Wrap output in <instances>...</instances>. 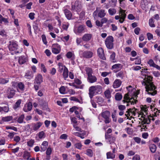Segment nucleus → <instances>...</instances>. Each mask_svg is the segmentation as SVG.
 I'll return each mask as SVG.
<instances>
[{
    "label": "nucleus",
    "instance_id": "48",
    "mask_svg": "<svg viewBox=\"0 0 160 160\" xmlns=\"http://www.w3.org/2000/svg\"><path fill=\"white\" fill-rule=\"evenodd\" d=\"M28 157H31L30 153L28 152L25 151L24 152L23 155V157L24 158H25Z\"/></svg>",
    "mask_w": 160,
    "mask_h": 160
},
{
    "label": "nucleus",
    "instance_id": "15",
    "mask_svg": "<svg viewBox=\"0 0 160 160\" xmlns=\"http://www.w3.org/2000/svg\"><path fill=\"white\" fill-rule=\"evenodd\" d=\"M88 94L91 99L92 98L94 94H97L94 86H92L89 88Z\"/></svg>",
    "mask_w": 160,
    "mask_h": 160
},
{
    "label": "nucleus",
    "instance_id": "7",
    "mask_svg": "<svg viewBox=\"0 0 160 160\" xmlns=\"http://www.w3.org/2000/svg\"><path fill=\"white\" fill-rule=\"evenodd\" d=\"M138 117H139L141 115V118L139 119L141 120L142 123L143 124H149L150 122V120L149 117H146L143 112H140L138 113Z\"/></svg>",
    "mask_w": 160,
    "mask_h": 160
},
{
    "label": "nucleus",
    "instance_id": "19",
    "mask_svg": "<svg viewBox=\"0 0 160 160\" xmlns=\"http://www.w3.org/2000/svg\"><path fill=\"white\" fill-rule=\"evenodd\" d=\"M64 12L67 19L68 20H71L72 19V14L69 10L66 9L64 10Z\"/></svg>",
    "mask_w": 160,
    "mask_h": 160
},
{
    "label": "nucleus",
    "instance_id": "1",
    "mask_svg": "<svg viewBox=\"0 0 160 160\" xmlns=\"http://www.w3.org/2000/svg\"><path fill=\"white\" fill-rule=\"evenodd\" d=\"M127 88L128 92L124 96V99L122 101L124 103L125 102L127 103L126 105L127 106H128L130 104L131 105H133L135 103H136L137 102V100H135L133 98H130L129 97V96L132 95L136 96L138 94H136L135 92L136 90L134 88H132L131 86H129L128 87H127Z\"/></svg>",
    "mask_w": 160,
    "mask_h": 160
},
{
    "label": "nucleus",
    "instance_id": "2",
    "mask_svg": "<svg viewBox=\"0 0 160 160\" xmlns=\"http://www.w3.org/2000/svg\"><path fill=\"white\" fill-rule=\"evenodd\" d=\"M152 81H144L142 82V85L145 86L146 91L148 94L154 96L157 93V91L155 90L156 88Z\"/></svg>",
    "mask_w": 160,
    "mask_h": 160
},
{
    "label": "nucleus",
    "instance_id": "36",
    "mask_svg": "<svg viewBox=\"0 0 160 160\" xmlns=\"http://www.w3.org/2000/svg\"><path fill=\"white\" fill-rule=\"evenodd\" d=\"M66 57L69 59L73 57L74 56L73 52H69L66 55Z\"/></svg>",
    "mask_w": 160,
    "mask_h": 160
},
{
    "label": "nucleus",
    "instance_id": "38",
    "mask_svg": "<svg viewBox=\"0 0 160 160\" xmlns=\"http://www.w3.org/2000/svg\"><path fill=\"white\" fill-rule=\"evenodd\" d=\"M104 95L106 98H109L111 97V95L110 91L109 90H107L104 92Z\"/></svg>",
    "mask_w": 160,
    "mask_h": 160
},
{
    "label": "nucleus",
    "instance_id": "12",
    "mask_svg": "<svg viewBox=\"0 0 160 160\" xmlns=\"http://www.w3.org/2000/svg\"><path fill=\"white\" fill-rule=\"evenodd\" d=\"M92 34L87 33L83 35L82 37L83 41L85 42H88L90 41L92 38Z\"/></svg>",
    "mask_w": 160,
    "mask_h": 160
},
{
    "label": "nucleus",
    "instance_id": "57",
    "mask_svg": "<svg viewBox=\"0 0 160 160\" xmlns=\"http://www.w3.org/2000/svg\"><path fill=\"white\" fill-rule=\"evenodd\" d=\"M42 38L43 43L46 45L47 44L48 42L45 36L44 35H42Z\"/></svg>",
    "mask_w": 160,
    "mask_h": 160
},
{
    "label": "nucleus",
    "instance_id": "54",
    "mask_svg": "<svg viewBox=\"0 0 160 160\" xmlns=\"http://www.w3.org/2000/svg\"><path fill=\"white\" fill-rule=\"evenodd\" d=\"M137 110V109L135 108L131 109V110H130V113L132 115L135 116L136 114V112Z\"/></svg>",
    "mask_w": 160,
    "mask_h": 160
},
{
    "label": "nucleus",
    "instance_id": "45",
    "mask_svg": "<svg viewBox=\"0 0 160 160\" xmlns=\"http://www.w3.org/2000/svg\"><path fill=\"white\" fill-rule=\"evenodd\" d=\"M115 53L114 52H113L110 55V59L112 61L114 62H116V60H115Z\"/></svg>",
    "mask_w": 160,
    "mask_h": 160
},
{
    "label": "nucleus",
    "instance_id": "53",
    "mask_svg": "<svg viewBox=\"0 0 160 160\" xmlns=\"http://www.w3.org/2000/svg\"><path fill=\"white\" fill-rule=\"evenodd\" d=\"M73 128L75 129L76 131L82 132V130L81 129L79 128V127L77 126V125H76L75 124H73Z\"/></svg>",
    "mask_w": 160,
    "mask_h": 160
},
{
    "label": "nucleus",
    "instance_id": "20",
    "mask_svg": "<svg viewBox=\"0 0 160 160\" xmlns=\"http://www.w3.org/2000/svg\"><path fill=\"white\" fill-rule=\"evenodd\" d=\"M85 29V26L83 25H80L77 28V31H74L76 34H78L79 33H82L84 32Z\"/></svg>",
    "mask_w": 160,
    "mask_h": 160
},
{
    "label": "nucleus",
    "instance_id": "43",
    "mask_svg": "<svg viewBox=\"0 0 160 160\" xmlns=\"http://www.w3.org/2000/svg\"><path fill=\"white\" fill-rule=\"evenodd\" d=\"M21 100H18L15 103L14 105L13 108L14 109H16L17 108H18L21 103Z\"/></svg>",
    "mask_w": 160,
    "mask_h": 160
},
{
    "label": "nucleus",
    "instance_id": "10",
    "mask_svg": "<svg viewBox=\"0 0 160 160\" xmlns=\"http://www.w3.org/2000/svg\"><path fill=\"white\" fill-rule=\"evenodd\" d=\"M52 52L55 54H57L59 53L61 50V48L60 46L58 44H54L52 47Z\"/></svg>",
    "mask_w": 160,
    "mask_h": 160
},
{
    "label": "nucleus",
    "instance_id": "51",
    "mask_svg": "<svg viewBox=\"0 0 160 160\" xmlns=\"http://www.w3.org/2000/svg\"><path fill=\"white\" fill-rule=\"evenodd\" d=\"M148 63L151 67H154L155 64L152 59H150L148 62Z\"/></svg>",
    "mask_w": 160,
    "mask_h": 160
},
{
    "label": "nucleus",
    "instance_id": "16",
    "mask_svg": "<svg viewBox=\"0 0 160 160\" xmlns=\"http://www.w3.org/2000/svg\"><path fill=\"white\" fill-rule=\"evenodd\" d=\"M32 103L29 102L25 105L23 108V110L26 112H28L31 110L32 109Z\"/></svg>",
    "mask_w": 160,
    "mask_h": 160
},
{
    "label": "nucleus",
    "instance_id": "31",
    "mask_svg": "<svg viewBox=\"0 0 160 160\" xmlns=\"http://www.w3.org/2000/svg\"><path fill=\"white\" fill-rule=\"evenodd\" d=\"M108 12L110 15L112 16L116 12V10L114 8H110L108 10Z\"/></svg>",
    "mask_w": 160,
    "mask_h": 160
},
{
    "label": "nucleus",
    "instance_id": "42",
    "mask_svg": "<svg viewBox=\"0 0 160 160\" xmlns=\"http://www.w3.org/2000/svg\"><path fill=\"white\" fill-rule=\"evenodd\" d=\"M35 142L34 140L32 139H31L28 141L27 142L28 145L30 147H32L33 146L34 143Z\"/></svg>",
    "mask_w": 160,
    "mask_h": 160
},
{
    "label": "nucleus",
    "instance_id": "60",
    "mask_svg": "<svg viewBox=\"0 0 160 160\" xmlns=\"http://www.w3.org/2000/svg\"><path fill=\"white\" fill-rule=\"evenodd\" d=\"M41 69L42 71H43V72L45 73L47 72V70L45 68V67L44 65L43 64H41Z\"/></svg>",
    "mask_w": 160,
    "mask_h": 160
},
{
    "label": "nucleus",
    "instance_id": "34",
    "mask_svg": "<svg viewBox=\"0 0 160 160\" xmlns=\"http://www.w3.org/2000/svg\"><path fill=\"white\" fill-rule=\"evenodd\" d=\"M122 96L120 93L118 92L116 94L115 98L116 100L120 101L122 99Z\"/></svg>",
    "mask_w": 160,
    "mask_h": 160
},
{
    "label": "nucleus",
    "instance_id": "39",
    "mask_svg": "<svg viewBox=\"0 0 160 160\" xmlns=\"http://www.w3.org/2000/svg\"><path fill=\"white\" fill-rule=\"evenodd\" d=\"M98 8H96V10L93 12L92 14V16L95 19H96L98 16Z\"/></svg>",
    "mask_w": 160,
    "mask_h": 160
},
{
    "label": "nucleus",
    "instance_id": "23",
    "mask_svg": "<svg viewBox=\"0 0 160 160\" xmlns=\"http://www.w3.org/2000/svg\"><path fill=\"white\" fill-rule=\"evenodd\" d=\"M13 117L12 116H8L5 117H2V120L3 122H9L12 120Z\"/></svg>",
    "mask_w": 160,
    "mask_h": 160
},
{
    "label": "nucleus",
    "instance_id": "24",
    "mask_svg": "<svg viewBox=\"0 0 160 160\" xmlns=\"http://www.w3.org/2000/svg\"><path fill=\"white\" fill-rule=\"evenodd\" d=\"M26 58L24 56H21L19 58L18 62L20 64H24L26 62Z\"/></svg>",
    "mask_w": 160,
    "mask_h": 160
},
{
    "label": "nucleus",
    "instance_id": "26",
    "mask_svg": "<svg viewBox=\"0 0 160 160\" xmlns=\"http://www.w3.org/2000/svg\"><path fill=\"white\" fill-rule=\"evenodd\" d=\"M58 71L60 72H62L63 70H64V68L66 67L65 66L63 65V64L61 62L58 63Z\"/></svg>",
    "mask_w": 160,
    "mask_h": 160
},
{
    "label": "nucleus",
    "instance_id": "18",
    "mask_svg": "<svg viewBox=\"0 0 160 160\" xmlns=\"http://www.w3.org/2000/svg\"><path fill=\"white\" fill-rule=\"evenodd\" d=\"M98 54L99 57L101 59L104 60L105 58L104 51L102 48H99L97 50Z\"/></svg>",
    "mask_w": 160,
    "mask_h": 160
},
{
    "label": "nucleus",
    "instance_id": "49",
    "mask_svg": "<svg viewBox=\"0 0 160 160\" xmlns=\"http://www.w3.org/2000/svg\"><path fill=\"white\" fill-rule=\"evenodd\" d=\"M52 152V149L49 146L47 148L46 151V154L47 155H50L51 152Z\"/></svg>",
    "mask_w": 160,
    "mask_h": 160
},
{
    "label": "nucleus",
    "instance_id": "59",
    "mask_svg": "<svg viewBox=\"0 0 160 160\" xmlns=\"http://www.w3.org/2000/svg\"><path fill=\"white\" fill-rule=\"evenodd\" d=\"M131 110V108H129L128 110V111L126 112V113L125 114V115L127 117V119L129 118V116H130V110Z\"/></svg>",
    "mask_w": 160,
    "mask_h": 160
},
{
    "label": "nucleus",
    "instance_id": "25",
    "mask_svg": "<svg viewBox=\"0 0 160 160\" xmlns=\"http://www.w3.org/2000/svg\"><path fill=\"white\" fill-rule=\"evenodd\" d=\"M107 159H113L115 158V155L114 153H112L111 152H108L107 153Z\"/></svg>",
    "mask_w": 160,
    "mask_h": 160
},
{
    "label": "nucleus",
    "instance_id": "8",
    "mask_svg": "<svg viewBox=\"0 0 160 160\" xmlns=\"http://www.w3.org/2000/svg\"><path fill=\"white\" fill-rule=\"evenodd\" d=\"M85 70L88 75V80H96V78L92 75V70L91 68H86Z\"/></svg>",
    "mask_w": 160,
    "mask_h": 160
},
{
    "label": "nucleus",
    "instance_id": "22",
    "mask_svg": "<svg viewBox=\"0 0 160 160\" xmlns=\"http://www.w3.org/2000/svg\"><path fill=\"white\" fill-rule=\"evenodd\" d=\"M106 14L105 12V11L103 9H101L98 11V17L102 18L104 17Z\"/></svg>",
    "mask_w": 160,
    "mask_h": 160
},
{
    "label": "nucleus",
    "instance_id": "32",
    "mask_svg": "<svg viewBox=\"0 0 160 160\" xmlns=\"http://www.w3.org/2000/svg\"><path fill=\"white\" fill-rule=\"evenodd\" d=\"M94 86L95 87L97 94L101 93V92L102 91V88L101 86L98 85L95 86Z\"/></svg>",
    "mask_w": 160,
    "mask_h": 160
},
{
    "label": "nucleus",
    "instance_id": "13",
    "mask_svg": "<svg viewBox=\"0 0 160 160\" xmlns=\"http://www.w3.org/2000/svg\"><path fill=\"white\" fill-rule=\"evenodd\" d=\"M43 124V123L40 122H38L36 123L32 124V129L34 131L38 130Z\"/></svg>",
    "mask_w": 160,
    "mask_h": 160
},
{
    "label": "nucleus",
    "instance_id": "33",
    "mask_svg": "<svg viewBox=\"0 0 160 160\" xmlns=\"http://www.w3.org/2000/svg\"><path fill=\"white\" fill-rule=\"evenodd\" d=\"M149 148L151 152L152 153H154L156 151L157 147L155 145L152 144L150 145Z\"/></svg>",
    "mask_w": 160,
    "mask_h": 160
},
{
    "label": "nucleus",
    "instance_id": "35",
    "mask_svg": "<svg viewBox=\"0 0 160 160\" xmlns=\"http://www.w3.org/2000/svg\"><path fill=\"white\" fill-rule=\"evenodd\" d=\"M24 114H22L18 118L17 121L19 123H22L23 122V119L24 118Z\"/></svg>",
    "mask_w": 160,
    "mask_h": 160
},
{
    "label": "nucleus",
    "instance_id": "11",
    "mask_svg": "<svg viewBox=\"0 0 160 160\" xmlns=\"http://www.w3.org/2000/svg\"><path fill=\"white\" fill-rule=\"evenodd\" d=\"M126 11L120 8L119 10V15L121 17V19H119V22L120 23H122L126 18V14L125 13Z\"/></svg>",
    "mask_w": 160,
    "mask_h": 160
},
{
    "label": "nucleus",
    "instance_id": "14",
    "mask_svg": "<svg viewBox=\"0 0 160 160\" xmlns=\"http://www.w3.org/2000/svg\"><path fill=\"white\" fill-rule=\"evenodd\" d=\"M122 65L121 64H116L112 66V69L113 70L114 72H117L118 71L121 70L122 68Z\"/></svg>",
    "mask_w": 160,
    "mask_h": 160
},
{
    "label": "nucleus",
    "instance_id": "28",
    "mask_svg": "<svg viewBox=\"0 0 160 160\" xmlns=\"http://www.w3.org/2000/svg\"><path fill=\"white\" fill-rule=\"evenodd\" d=\"M121 82L120 81H115L113 86L114 88H118L121 85Z\"/></svg>",
    "mask_w": 160,
    "mask_h": 160
},
{
    "label": "nucleus",
    "instance_id": "61",
    "mask_svg": "<svg viewBox=\"0 0 160 160\" xmlns=\"http://www.w3.org/2000/svg\"><path fill=\"white\" fill-rule=\"evenodd\" d=\"M70 99L71 101H73L76 102H79V101L78 98L74 97H70Z\"/></svg>",
    "mask_w": 160,
    "mask_h": 160
},
{
    "label": "nucleus",
    "instance_id": "3",
    "mask_svg": "<svg viewBox=\"0 0 160 160\" xmlns=\"http://www.w3.org/2000/svg\"><path fill=\"white\" fill-rule=\"evenodd\" d=\"M8 48L9 51H13V53H19V52L17 51L18 49V46L16 41L14 40L9 41L8 42Z\"/></svg>",
    "mask_w": 160,
    "mask_h": 160
},
{
    "label": "nucleus",
    "instance_id": "52",
    "mask_svg": "<svg viewBox=\"0 0 160 160\" xmlns=\"http://www.w3.org/2000/svg\"><path fill=\"white\" fill-rule=\"evenodd\" d=\"M75 146L76 148L79 149H81L82 145L80 142H78L76 143L75 145Z\"/></svg>",
    "mask_w": 160,
    "mask_h": 160
},
{
    "label": "nucleus",
    "instance_id": "27",
    "mask_svg": "<svg viewBox=\"0 0 160 160\" xmlns=\"http://www.w3.org/2000/svg\"><path fill=\"white\" fill-rule=\"evenodd\" d=\"M17 88L18 89V91H19V89L22 91H23L24 90V85L22 82H19L18 83Z\"/></svg>",
    "mask_w": 160,
    "mask_h": 160
},
{
    "label": "nucleus",
    "instance_id": "37",
    "mask_svg": "<svg viewBox=\"0 0 160 160\" xmlns=\"http://www.w3.org/2000/svg\"><path fill=\"white\" fill-rule=\"evenodd\" d=\"M41 81L40 82V81H36L35 82V84L34 85V87L36 90L37 91L38 89L39 85L41 82Z\"/></svg>",
    "mask_w": 160,
    "mask_h": 160
},
{
    "label": "nucleus",
    "instance_id": "29",
    "mask_svg": "<svg viewBox=\"0 0 160 160\" xmlns=\"http://www.w3.org/2000/svg\"><path fill=\"white\" fill-rule=\"evenodd\" d=\"M63 75L64 79H66L68 76V70L66 67L64 68L63 71Z\"/></svg>",
    "mask_w": 160,
    "mask_h": 160
},
{
    "label": "nucleus",
    "instance_id": "62",
    "mask_svg": "<svg viewBox=\"0 0 160 160\" xmlns=\"http://www.w3.org/2000/svg\"><path fill=\"white\" fill-rule=\"evenodd\" d=\"M35 14L33 12H31L29 14V17L31 20H33L34 18Z\"/></svg>",
    "mask_w": 160,
    "mask_h": 160
},
{
    "label": "nucleus",
    "instance_id": "21",
    "mask_svg": "<svg viewBox=\"0 0 160 160\" xmlns=\"http://www.w3.org/2000/svg\"><path fill=\"white\" fill-rule=\"evenodd\" d=\"M48 142L46 141H43L41 146V151H45L48 146Z\"/></svg>",
    "mask_w": 160,
    "mask_h": 160
},
{
    "label": "nucleus",
    "instance_id": "40",
    "mask_svg": "<svg viewBox=\"0 0 160 160\" xmlns=\"http://www.w3.org/2000/svg\"><path fill=\"white\" fill-rule=\"evenodd\" d=\"M116 75L117 78H119L121 79H122L123 77L124 76V73L122 71L117 73Z\"/></svg>",
    "mask_w": 160,
    "mask_h": 160
},
{
    "label": "nucleus",
    "instance_id": "44",
    "mask_svg": "<svg viewBox=\"0 0 160 160\" xmlns=\"http://www.w3.org/2000/svg\"><path fill=\"white\" fill-rule=\"evenodd\" d=\"M86 154L90 157H92L93 155L92 151L90 149H88L87 150Z\"/></svg>",
    "mask_w": 160,
    "mask_h": 160
},
{
    "label": "nucleus",
    "instance_id": "64",
    "mask_svg": "<svg viewBox=\"0 0 160 160\" xmlns=\"http://www.w3.org/2000/svg\"><path fill=\"white\" fill-rule=\"evenodd\" d=\"M75 156L76 160H84L81 157L80 155L78 154H76Z\"/></svg>",
    "mask_w": 160,
    "mask_h": 160
},
{
    "label": "nucleus",
    "instance_id": "4",
    "mask_svg": "<svg viewBox=\"0 0 160 160\" xmlns=\"http://www.w3.org/2000/svg\"><path fill=\"white\" fill-rule=\"evenodd\" d=\"M79 54L81 58H91L93 56V53L90 51H83L80 50L79 52Z\"/></svg>",
    "mask_w": 160,
    "mask_h": 160
},
{
    "label": "nucleus",
    "instance_id": "55",
    "mask_svg": "<svg viewBox=\"0 0 160 160\" xmlns=\"http://www.w3.org/2000/svg\"><path fill=\"white\" fill-rule=\"evenodd\" d=\"M96 24L97 26L101 27H102L103 25L102 22L98 20H97L96 21Z\"/></svg>",
    "mask_w": 160,
    "mask_h": 160
},
{
    "label": "nucleus",
    "instance_id": "47",
    "mask_svg": "<svg viewBox=\"0 0 160 160\" xmlns=\"http://www.w3.org/2000/svg\"><path fill=\"white\" fill-rule=\"evenodd\" d=\"M60 92L62 94H64L66 93L65 88L64 86H62L59 89Z\"/></svg>",
    "mask_w": 160,
    "mask_h": 160
},
{
    "label": "nucleus",
    "instance_id": "46",
    "mask_svg": "<svg viewBox=\"0 0 160 160\" xmlns=\"http://www.w3.org/2000/svg\"><path fill=\"white\" fill-rule=\"evenodd\" d=\"M70 119L72 123H73V124L77 125L78 122L77 120V119L75 117H71Z\"/></svg>",
    "mask_w": 160,
    "mask_h": 160
},
{
    "label": "nucleus",
    "instance_id": "6",
    "mask_svg": "<svg viewBox=\"0 0 160 160\" xmlns=\"http://www.w3.org/2000/svg\"><path fill=\"white\" fill-rule=\"evenodd\" d=\"M102 116L105 119L104 122L105 123L108 124L111 122L110 113L108 111H105L101 113Z\"/></svg>",
    "mask_w": 160,
    "mask_h": 160
},
{
    "label": "nucleus",
    "instance_id": "9",
    "mask_svg": "<svg viewBox=\"0 0 160 160\" xmlns=\"http://www.w3.org/2000/svg\"><path fill=\"white\" fill-rule=\"evenodd\" d=\"M82 82L81 81H74V82L68 83L70 86L75 87L76 88L82 89L83 88L84 85H80Z\"/></svg>",
    "mask_w": 160,
    "mask_h": 160
},
{
    "label": "nucleus",
    "instance_id": "63",
    "mask_svg": "<svg viewBox=\"0 0 160 160\" xmlns=\"http://www.w3.org/2000/svg\"><path fill=\"white\" fill-rule=\"evenodd\" d=\"M140 157L139 155H136L132 158V160H140Z\"/></svg>",
    "mask_w": 160,
    "mask_h": 160
},
{
    "label": "nucleus",
    "instance_id": "50",
    "mask_svg": "<svg viewBox=\"0 0 160 160\" xmlns=\"http://www.w3.org/2000/svg\"><path fill=\"white\" fill-rule=\"evenodd\" d=\"M133 139L138 144H139L141 141V139L140 138L138 137H133Z\"/></svg>",
    "mask_w": 160,
    "mask_h": 160
},
{
    "label": "nucleus",
    "instance_id": "58",
    "mask_svg": "<svg viewBox=\"0 0 160 160\" xmlns=\"http://www.w3.org/2000/svg\"><path fill=\"white\" fill-rule=\"evenodd\" d=\"M147 35L148 40H151L153 38V35L150 33H147Z\"/></svg>",
    "mask_w": 160,
    "mask_h": 160
},
{
    "label": "nucleus",
    "instance_id": "5",
    "mask_svg": "<svg viewBox=\"0 0 160 160\" xmlns=\"http://www.w3.org/2000/svg\"><path fill=\"white\" fill-rule=\"evenodd\" d=\"M113 38L112 36L108 37L105 41V43L107 48L109 49H112L113 48Z\"/></svg>",
    "mask_w": 160,
    "mask_h": 160
},
{
    "label": "nucleus",
    "instance_id": "41",
    "mask_svg": "<svg viewBox=\"0 0 160 160\" xmlns=\"http://www.w3.org/2000/svg\"><path fill=\"white\" fill-rule=\"evenodd\" d=\"M154 21L153 19L152 18L150 19L149 21V26L151 27H155V24L154 23Z\"/></svg>",
    "mask_w": 160,
    "mask_h": 160
},
{
    "label": "nucleus",
    "instance_id": "56",
    "mask_svg": "<svg viewBox=\"0 0 160 160\" xmlns=\"http://www.w3.org/2000/svg\"><path fill=\"white\" fill-rule=\"evenodd\" d=\"M73 134L75 136L80 137L82 139H83L84 138V137L82 136L81 134L80 133L78 132H73Z\"/></svg>",
    "mask_w": 160,
    "mask_h": 160
},
{
    "label": "nucleus",
    "instance_id": "30",
    "mask_svg": "<svg viewBox=\"0 0 160 160\" xmlns=\"http://www.w3.org/2000/svg\"><path fill=\"white\" fill-rule=\"evenodd\" d=\"M39 138L41 139L44 138L46 137L45 133L43 131H41L37 134Z\"/></svg>",
    "mask_w": 160,
    "mask_h": 160
},
{
    "label": "nucleus",
    "instance_id": "17",
    "mask_svg": "<svg viewBox=\"0 0 160 160\" xmlns=\"http://www.w3.org/2000/svg\"><path fill=\"white\" fill-rule=\"evenodd\" d=\"M15 93V90L13 88H9L8 90L7 97L9 98H11L13 97Z\"/></svg>",
    "mask_w": 160,
    "mask_h": 160
}]
</instances>
